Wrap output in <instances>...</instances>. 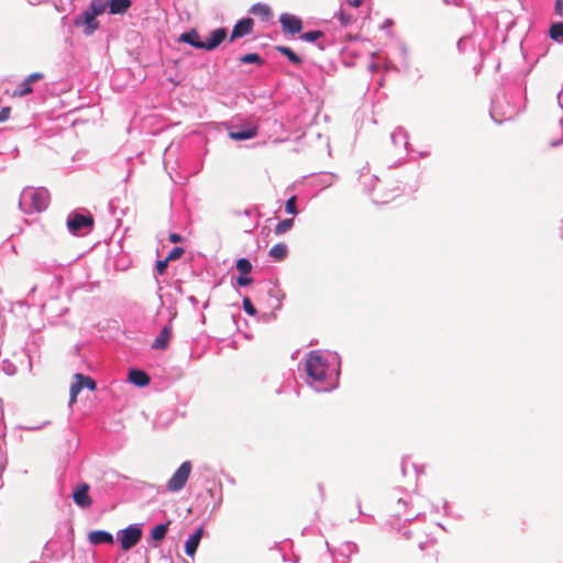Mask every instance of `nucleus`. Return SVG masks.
Segmentation results:
<instances>
[{
  "instance_id": "f257e3e1",
  "label": "nucleus",
  "mask_w": 563,
  "mask_h": 563,
  "mask_svg": "<svg viewBox=\"0 0 563 563\" xmlns=\"http://www.w3.org/2000/svg\"><path fill=\"white\" fill-rule=\"evenodd\" d=\"M306 383L317 393H330L339 386L341 357L336 352L310 351L305 358Z\"/></svg>"
},
{
  "instance_id": "f03ea898",
  "label": "nucleus",
  "mask_w": 563,
  "mask_h": 563,
  "mask_svg": "<svg viewBox=\"0 0 563 563\" xmlns=\"http://www.w3.org/2000/svg\"><path fill=\"white\" fill-rule=\"evenodd\" d=\"M49 192L44 187H26L20 195L19 207L25 214L43 212L49 205Z\"/></svg>"
},
{
  "instance_id": "7ed1b4c3",
  "label": "nucleus",
  "mask_w": 563,
  "mask_h": 563,
  "mask_svg": "<svg viewBox=\"0 0 563 563\" xmlns=\"http://www.w3.org/2000/svg\"><path fill=\"white\" fill-rule=\"evenodd\" d=\"M66 224L71 234L79 235L84 231H91L95 221L89 211H73L68 214Z\"/></svg>"
},
{
  "instance_id": "20e7f679",
  "label": "nucleus",
  "mask_w": 563,
  "mask_h": 563,
  "mask_svg": "<svg viewBox=\"0 0 563 563\" xmlns=\"http://www.w3.org/2000/svg\"><path fill=\"white\" fill-rule=\"evenodd\" d=\"M121 549L130 551L142 539V526L140 523H131L126 528L121 529L117 533Z\"/></svg>"
},
{
  "instance_id": "39448f33",
  "label": "nucleus",
  "mask_w": 563,
  "mask_h": 563,
  "mask_svg": "<svg viewBox=\"0 0 563 563\" xmlns=\"http://www.w3.org/2000/svg\"><path fill=\"white\" fill-rule=\"evenodd\" d=\"M192 464L190 461L183 462L179 465V467L174 472L172 477L168 479L166 485L167 490L172 493H177L181 490L190 476Z\"/></svg>"
},
{
  "instance_id": "423d86ee",
  "label": "nucleus",
  "mask_w": 563,
  "mask_h": 563,
  "mask_svg": "<svg viewBox=\"0 0 563 563\" xmlns=\"http://www.w3.org/2000/svg\"><path fill=\"white\" fill-rule=\"evenodd\" d=\"M97 16L89 12L87 9L81 12L80 14H77L74 18V25L76 27H84L82 33L86 36L92 35L98 29H99V22L96 19Z\"/></svg>"
},
{
  "instance_id": "0eeeda50",
  "label": "nucleus",
  "mask_w": 563,
  "mask_h": 563,
  "mask_svg": "<svg viewBox=\"0 0 563 563\" xmlns=\"http://www.w3.org/2000/svg\"><path fill=\"white\" fill-rule=\"evenodd\" d=\"M257 134V125L247 122L245 124H233L229 129V136L235 141H245L255 137Z\"/></svg>"
},
{
  "instance_id": "6e6552de",
  "label": "nucleus",
  "mask_w": 563,
  "mask_h": 563,
  "mask_svg": "<svg viewBox=\"0 0 563 563\" xmlns=\"http://www.w3.org/2000/svg\"><path fill=\"white\" fill-rule=\"evenodd\" d=\"M76 383H74L69 390V402L73 404L77 400L78 394L81 391L82 388H88L89 390L96 389V382L90 378L89 376H86L84 374H76L75 375Z\"/></svg>"
},
{
  "instance_id": "1a4fd4ad",
  "label": "nucleus",
  "mask_w": 563,
  "mask_h": 563,
  "mask_svg": "<svg viewBox=\"0 0 563 563\" xmlns=\"http://www.w3.org/2000/svg\"><path fill=\"white\" fill-rule=\"evenodd\" d=\"M279 23L285 34L294 35L302 30L301 19L290 13H282L279 15Z\"/></svg>"
},
{
  "instance_id": "9d476101",
  "label": "nucleus",
  "mask_w": 563,
  "mask_h": 563,
  "mask_svg": "<svg viewBox=\"0 0 563 563\" xmlns=\"http://www.w3.org/2000/svg\"><path fill=\"white\" fill-rule=\"evenodd\" d=\"M300 38L308 43H314L320 51H324L331 42L325 38L324 32L320 30L307 31L300 34Z\"/></svg>"
},
{
  "instance_id": "9b49d317",
  "label": "nucleus",
  "mask_w": 563,
  "mask_h": 563,
  "mask_svg": "<svg viewBox=\"0 0 563 563\" xmlns=\"http://www.w3.org/2000/svg\"><path fill=\"white\" fill-rule=\"evenodd\" d=\"M90 486L87 483L79 484L73 493L74 503L80 508H89L92 500L89 496Z\"/></svg>"
},
{
  "instance_id": "f8f14e48",
  "label": "nucleus",
  "mask_w": 563,
  "mask_h": 563,
  "mask_svg": "<svg viewBox=\"0 0 563 563\" xmlns=\"http://www.w3.org/2000/svg\"><path fill=\"white\" fill-rule=\"evenodd\" d=\"M254 20L252 18H243L239 20L231 32L230 42L241 38L252 32Z\"/></svg>"
},
{
  "instance_id": "ddd939ff",
  "label": "nucleus",
  "mask_w": 563,
  "mask_h": 563,
  "mask_svg": "<svg viewBox=\"0 0 563 563\" xmlns=\"http://www.w3.org/2000/svg\"><path fill=\"white\" fill-rule=\"evenodd\" d=\"M227 37V29L218 27L210 33L207 41H203L205 51L216 49Z\"/></svg>"
},
{
  "instance_id": "4468645a",
  "label": "nucleus",
  "mask_w": 563,
  "mask_h": 563,
  "mask_svg": "<svg viewBox=\"0 0 563 563\" xmlns=\"http://www.w3.org/2000/svg\"><path fill=\"white\" fill-rule=\"evenodd\" d=\"M88 541L92 545L113 544V536L106 530H93L88 533Z\"/></svg>"
},
{
  "instance_id": "2eb2a0df",
  "label": "nucleus",
  "mask_w": 563,
  "mask_h": 563,
  "mask_svg": "<svg viewBox=\"0 0 563 563\" xmlns=\"http://www.w3.org/2000/svg\"><path fill=\"white\" fill-rule=\"evenodd\" d=\"M203 534V527L200 526L192 534L188 537L185 542V553L188 556H194L199 547L200 540Z\"/></svg>"
},
{
  "instance_id": "dca6fc26",
  "label": "nucleus",
  "mask_w": 563,
  "mask_h": 563,
  "mask_svg": "<svg viewBox=\"0 0 563 563\" xmlns=\"http://www.w3.org/2000/svg\"><path fill=\"white\" fill-rule=\"evenodd\" d=\"M172 338V325L166 324L161 330L159 334L155 338L151 347L153 350H165L168 346L169 340Z\"/></svg>"
},
{
  "instance_id": "f3484780",
  "label": "nucleus",
  "mask_w": 563,
  "mask_h": 563,
  "mask_svg": "<svg viewBox=\"0 0 563 563\" xmlns=\"http://www.w3.org/2000/svg\"><path fill=\"white\" fill-rule=\"evenodd\" d=\"M178 42L186 43L198 49H203V41L199 38V34L195 29L180 34Z\"/></svg>"
},
{
  "instance_id": "a211bd4d",
  "label": "nucleus",
  "mask_w": 563,
  "mask_h": 563,
  "mask_svg": "<svg viewBox=\"0 0 563 563\" xmlns=\"http://www.w3.org/2000/svg\"><path fill=\"white\" fill-rule=\"evenodd\" d=\"M109 14H124L132 5V0H107Z\"/></svg>"
},
{
  "instance_id": "6ab92c4d",
  "label": "nucleus",
  "mask_w": 563,
  "mask_h": 563,
  "mask_svg": "<svg viewBox=\"0 0 563 563\" xmlns=\"http://www.w3.org/2000/svg\"><path fill=\"white\" fill-rule=\"evenodd\" d=\"M129 380L137 387H145L150 384L151 379L144 371L139 368H131L129 371Z\"/></svg>"
},
{
  "instance_id": "aec40b11",
  "label": "nucleus",
  "mask_w": 563,
  "mask_h": 563,
  "mask_svg": "<svg viewBox=\"0 0 563 563\" xmlns=\"http://www.w3.org/2000/svg\"><path fill=\"white\" fill-rule=\"evenodd\" d=\"M378 181V177L376 175L369 174L368 166H364L360 172V183L363 185L364 189L371 194L374 185Z\"/></svg>"
},
{
  "instance_id": "412c9836",
  "label": "nucleus",
  "mask_w": 563,
  "mask_h": 563,
  "mask_svg": "<svg viewBox=\"0 0 563 563\" xmlns=\"http://www.w3.org/2000/svg\"><path fill=\"white\" fill-rule=\"evenodd\" d=\"M391 142L395 146L401 147L405 151H407L408 147V133L404 128H397L394 130V132L390 135Z\"/></svg>"
},
{
  "instance_id": "4be33fe9",
  "label": "nucleus",
  "mask_w": 563,
  "mask_h": 563,
  "mask_svg": "<svg viewBox=\"0 0 563 563\" xmlns=\"http://www.w3.org/2000/svg\"><path fill=\"white\" fill-rule=\"evenodd\" d=\"M288 254V247L285 243H277L269 250V256L275 262H282Z\"/></svg>"
},
{
  "instance_id": "5701e85b",
  "label": "nucleus",
  "mask_w": 563,
  "mask_h": 563,
  "mask_svg": "<svg viewBox=\"0 0 563 563\" xmlns=\"http://www.w3.org/2000/svg\"><path fill=\"white\" fill-rule=\"evenodd\" d=\"M169 521L165 523H158L151 530V538L155 541H162L168 531Z\"/></svg>"
},
{
  "instance_id": "b1692460",
  "label": "nucleus",
  "mask_w": 563,
  "mask_h": 563,
  "mask_svg": "<svg viewBox=\"0 0 563 563\" xmlns=\"http://www.w3.org/2000/svg\"><path fill=\"white\" fill-rule=\"evenodd\" d=\"M276 49L286 56L290 63L294 65H300L302 63L301 57L295 53L290 47L288 46H277Z\"/></svg>"
},
{
  "instance_id": "393cba45",
  "label": "nucleus",
  "mask_w": 563,
  "mask_h": 563,
  "mask_svg": "<svg viewBox=\"0 0 563 563\" xmlns=\"http://www.w3.org/2000/svg\"><path fill=\"white\" fill-rule=\"evenodd\" d=\"M107 8V0H91L87 10L96 16H99L104 13Z\"/></svg>"
},
{
  "instance_id": "a878e982",
  "label": "nucleus",
  "mask_w": 563,
  "mask_h": 563,
  "mask_svg": "<svg viewBox=\"0 0 563 563\" xmlns=\"http://www.w3.org/2000/svg\"><path fill=\"white\" fill-rule=\"evenodd\" d=\"M249 12L254 15H258L263 20H265L271 15V8L267 4L258 2V3L253 4L250 8Z\"/></svg>"
},
{
  "instance_id": "bb28decb",
  "label": "nucleus",
  "mask_w": 563,
  "mask_h": 563,
  "mask_svg": "<svg viewBox=\"0 0 563 563\" xmlns=\"http://www.w3.org/2000/svg\"><path fill=\"white\" fill-rule=\"evenodd\" d=\"M549 35L553 41L563 43V22L552 23L549 30Z\"/></svg>"
},
{
  "instance_id": "cd10ccee",
  "label": "nucleus",
  "mask_w": 563,
  "mask_h": 563,
  "mask_svg": "<svg viewBox=\"0 0 563 563\" xmlns=\"http://www.w3.org/2000/svg\"><path fill=\"white\" fill-rule=\"evenodd\" d=\"M497 101H493V106H492V110H490V117L494 121H496L497 123H501L503 121H506V120H510L515 114H516V110H510L508 113H503L501 117L503 118H497L496 114H497Z\"/></svg>"
},
{
  "instance_id": "c85d7f7f",
  "label": "nucleus",
  "mask_w": 563,
  "mask_h": 563,
  "mask_svg": "<svg viewBox=\"0 0 563 563\" xmlns=\"http://www.w3.org/2000/svg\"><path fill=\"white\" fill-rule=\"evenodd\" d=\"M294 219L292 218H289V219H285V220H282L280 222L277 223V225L275 227L274 229V233L276 235H282L284 233H286L287 231H289L292 225H294Z\"/></svg>"
},
{
  "instance_id": "c756f323",
  "label": "nucleus",
  "mask_w": 563,
  "mask_h": 563,
  "mask_svg": "<svg viewBox=\"0 0 563 563\" xmlns=\"http://www.w3.org/2000/svg\"><path fill=\"white\" fill-rule=\"evenodd\" d=\"M358 552V547L356 543L354 542H345L341 545L340 550H339V554L341 556H345V558H350V555H352L353 553H357Z\"/></svg>"
},
{
  "instance_id": "7c9ffc66",
  "label": "nucleus",
  "mask_w": 563,
  "mask_h": 563,
  "mask_svg": "<svg viewBox=\"0 0 563 563\" xmlns=\"http://www.w3.org/2000/svg\"><path fill=\"white\" fill-rule=\"evenodd\" d=\"M240 62L242 64H257L263 65L264 59L263 57L257 53H249L240 57Z\"/></svg>"
},
{
  "instance_id": "2f4dec72",
  "label": "nucleus",
  "mask_w": 563,
  "mask_h": 563,
  "mask_svg": "<svg viewBox=\"0 0 563 563\" xmlns=\"http://www.w3.org/2000/svg\"><path fill=\"white\" fill-rule=\"evenodd\" d=\"M235 267L236 269L240 272V274L242 275H247L252 272V263L250 262V260L245 258V257H241L236 261V264H235Z\"/></svg>"
},
{
  "instance_id": "473e14b6",
  "label": "nucleus",
  "mask_w": 563,
  "mask_h": 563,
  "mask_svg": "<svg viewBox=\"0 0 563 563\" xmlns=\"http://www.w3.org/2000/svg\"><path fill=\"white\" fill-rule=\"evenodd\" d=\"M33 91L32 84L25 78L14 90L13 96L24 97Z\"/></svg>"
},
{
  "instance_id": "72a5a7b5",
  "label": "nucleus",
  "mask_w": 563,
  "mask_h": 563,
  "mask_svg": "<svg viewBox=\"0 0 563 563\" xmlns=\"http://www.w3.org/2000/svg\"><path fill=\"white\" fill-rule=\"evenodd\" d=\"M268 296L276 301V306H274V309H280L282 308V299L285 297V295L282 292L280 289L277 287H272L268 290Z\"/></svg>"
},
{
  "instance_id": "f704fd0d",
  "label": "nucleus",
  "mask_w": 563,
  "mask_h": 563,
  "mask_svg": "<svg viewBox=\"0 0 563 563\" xmlns=\"http://www.w3.org/2000/svg\"><path fill=\"white\" fill-rule=\"evenodd\" d=\"M1 369L9 376H13L16 373L15 364L8 358L2 360Z\"/></svg>"
},
{
  "instance_id": "c9c22d12",
  "label": "nucleus",
  "mask_w": 563,
  "mask_h": 563,
  "mask_svg": "<svg viewBox=\"0 0 563 563\" xmlns=\"http://www.w3.org/2000/svg\"><path fill=\"white\" fill-rule=\"evenodd\" d=\"M297 197L296 196H291L287 201H286V205H285V211L288 213V214H292V216H296L298 213V209H297Z\"/></svg>"
},
{
  "instance_id": "e433bc0d",
  "label": "nucleus",
  "mask_w": 563,
  "mask_h": 563,
  "mask_svg": "<svg viewBox=\"0 0 563 563\" xmlns=\"http://www.w3.org/2000/svg\"><path fill=\"white\" fill-rule=\"evenodd\" d=\"M243 310L249 314V316H256L257 314V310L255 308V306L252 303L251 299L249 297H244L243 298Z\"/></svg>"
},
{
  "instance_id": "4c0bfd02",
  "label": "nucleus",
  "mask_w": 563,
  "mask_h": 563,
  "mask_svg": "<svg viewBox=\"0 0 563 563\" xmlns=\"http://www.w3.org/2000/svg\"><path fill=\"white\" fill-rule=\"evenodd\" d=\"M334 18H336L340 21V24L344 27H346L352 22V16L345 13L343 10H339V12L334 14Z\"/></svg>"
},
{
  "instance_id": "58836bf2",
  "label": "nucleus",
  "mask_w": 563,
  "mask_h": 563,
  "mask_svg": "<svg viewBox=\"0 0 563 563\" xmlns=\"http://www.w3.org/2000/svg\"><path fill=\"white\" fill-rule=\"evenodd\" d=\"M184 252H185V251H184V249H183V247H180V246H175V247H173V249H172V251L168 253V255H167L166 260H167L168 262H170V261H175V260L179 258V257L184 254Z\"/></svg>"
},
{
  "instance_id": "ea45409f",
  "label": "nucleus",
  "mask_w": 563,
  "mask_h": 563,
  "mask_svg": "<svg viewBox=\"0 0 563 563\" xmlns=\"http://www.w3.org/2000/svg\"><path fill=\"white\" fill-rule=\"evenodd\" d=\"M253 282L252 277L247 276V275H242L240 274L238 277H236V284L240 286V287H246L249 285H251Z\"/></svg>"
},
{
  "instance_id": "a19ab883",
  "label": "nucleus",
  "mask_w": 563,
  "mask_h": 563,
  "mask_svg": "<svg viewBox=\"0 0 563 563\" xmlns=\"http://www.w3.org/2000/svg\"><path fill=\"white\" fill-rule=\"evenodd\" d=\"M168 261L166 258L156 261V272L162 275L166 271L168 266Z\"/></svg>"
},
{
  "instance_id": "79ce46f5",
  "label": "nucleus",
  "mask_w": 563,
  "mask_h": 563,
  "mask_svg": "<svg viewBox=\"0 0 563 563\" xmlns=\"http://www.w3.org/2000/svg\"><path fill=\"white\" fill-rule=\"evenodd\" d=\"M554 10L558 15H563V0H555Z\"/></svg>"
},
{
  "instance_id": "37998d69",
  "label": "nucleus",
  "mask_w": 563,
  "mask_h": 563,
  "mask_svg": "<svg viewBox=\"0 0 563 563\" xmlns=\"http://www.w3.org/2000/svg\"><path fill=\"white\" fill-rule=\"evenodd\" d=\"M168 240L172 242V243H180L184 241V238L178 234V233H170L169 236H168Z\"/></svg>"
},
{
  "instance_id": "c03bdc74",
  "label": "nucleus",
  "mask_w": 563,
  "mask_h": 563,
  "mask_svg": "<svg viewBox=\"0 0 563 563\" xmlns=\"http://www.w3.org/2000/svg\"><path fill=\"white\" fill-rule=\"evenodd\" d=\"M43 77H44V75L42 73H33V74L29 75L26 77V79H27V81H30L32 84L33 81L40 80Z\"/></svg>"
},
{
  "instance_id": "a18cd8bd",
  "label": "nucleus",
  "mask_w": 563,
  "mask_h": 563,
  "mask_svg": "<svg viewBox=\"0 0 563 563\" xmlns=\"http://www.w3.org/2000/svg\"><path fill=\"white\" fill-rule=\"evenodd\" d=\"M10 109L9 108H2L0 111V122H4L9 119Z\"/></svg>"
},
{
  "instance_id": "49530a36",
  "label": "nucleus",
  "mask_w": 563,
  "mask_h": 563,
  "mask_svg": "<svg viewBox=\"0 0 563 563\" xmlns=\"http://www.w3.org/2000/svg\"><path fill=\"white\" fill-rule=\"evenodd\" d=\"M325 547L328 548V550H329V552H330V553H329L327 556L321 558V563H329L330 561H332V560H333V553L331 552V550H330V547H329V543H328V542L325 543Z\"/></svg>"
},
{
  "instance_id": "de8ad7c7",
  "label": "nucleus",
  "mask_w": 563,
  "mask_h": 563,
  "mask_svg": "<svg viewBox=\"0 0 563 563\" xmlns=\"http://www.w3.org/2000/svg\"><path fill=\"white\" fill-rule=\"evenodd\" d=\"M408 461L406 459L402 460L401 462V472H402V475L406 476L407 474V466H408Z\"/></svg>"
},
{
  "instance_id": "09e8293b",
  "label": "nucleus",
  "mask_w": 563,
  "mask_h": 563,
  "mask_svg": "<svg viewBox=\"0 0 563 563\" xmlns=\"http://www.w3.org/2000/svg\"><path fill=\"white\" fill-rule=\"evenodd\" d=\"M363 2L364 0H349V4L355 8L360 7Z\"/></svg>"
},
{
  "instance_id": "8fccbe9b",
  "label": "nucleus",
  "mask_w": 563,
  "mask_h": 563,
  "mask_svg": "<svg viewBox=\"0 0 563 563\" xmlns=\"http://www.w3.org/2000/svg\"><path fill=\"white\" fill-rule=\"evenodd\" d=\"M46 424H48V421L44 422L42 426H38V427H26L25 429L26 430H38V429L43 428Z\"/></svg>"
},
{
  "instance_id": "3c124183",
  "label": "nucleus",
  "mask_w": 563,
  "mask_h": 563,
  "mask_svg": "<svg viewBox=\"0 0 563 563\" xmlns=\"http://www.w3.org/2000/svg\"><path fill=\"white\" fill-rule=\"evenodd\" d=\"M31 5H37L42 3L44 0H26Z\"/></svg>"
},
{
  "instance_id": "603ef678",
  "label": "nucleus",
  "mask_w": 563,
  "mask_h": 563,
  "mask_svg": "<svg viewBox=\"0 0 563 563\" xmlns=\"http://www.w3.org/2000/svg\"><path fill=\"white\" fill-rule=\"evenodd\" d=\"M251 213H252V210H250V209H245V210H243L242 212H238L236 214H244V216H247V217H249V216H251Z\"/></svg>"
},
{
  "instance_id": "864d4df0",
  "label": "nucleus",
  "mask_w": 563,
  "mask_h": 563,
  "mask_svg": "<svg viewBox=\"0 0 563 563\" xmlns=\"http://www.w3.org/2000/svg\"><path fill=\"white\" fill-rule=\"evenodd\" d=\"M391 23H393V21H391V20H389V19H387V20H385V21H384V24H383V26H382V27H388V26H390V25H391Z\"/></svg>"
},
{
  "instance_id": "5fc2aeb1",
  "label": "nucleus",
  "mask_w": 563,
  "mask_h": 563,
  "mask_svg": "<svg viewBox=\"0 0 563 563\" xmlns=\"http://www.w3.org/2000/svg\"><path fill=\"white\" fill-rule=\"evenodd\" d=\"M376 68H377V65H376V64H374V63H372V64H369V65H368V69H369V71H375V70H376Z\"/></svg>"
},
{
  "instance_id": "6e6d98bb",
  "label": "nucleus",
  "mask_w": 563,
  "mask_h": 563,
  "mask_svg": "<svg viewBox=\"0 0 563 563\" xmlns=\"http://www.w3.org/2000/svg\"><path fill=\"white\" fill-rule=\"evenodd\" d=\"M559 231H560V236H561V239L563 240V220H562V221H561V223H560Z\"/></svg>"
},
{
  "instance_id": "4d7b16f0",
  "label": "nucleus",
  "mask_w": 563,
  "mask_h": 563,
  "mask_svg": "<svg viewBox=\"0 0 563 563\" xmlns=\"http://www.w3.org/2000/svg\"><path fill=\"white\" fill-rule=\"evenodd\" d=\"M188 300H189L191 303H194V305H196V303L198 302V300H197V298H196L195 296H190V297L188 298Z\"/></svg>"
},
{
  "instance_id": "13d9d810",
  "label": "nucleus",
  "mask_w": 563,
  "mask_h": 563,
  "mask_svg": "<svg viewBox=\"0 0 563 563\" xmlns=\"http://www.w3.org/2000/svg\"><path fill=\"white\" fill-rule=\"evenodd\" d=\"M318 488L320 490V494H321V497L323 498L324 497V489H323V486L321 484L318 485Z\"/></svg>"
},
{
  "instance_id": "bf43d9fd",
  "label": "nucleus",
  "mask_w": 563,
  "mask_h": 563,
  "mask_svg": "<svg viewBox=\"0 0 563 563\" xmlns=\"http://www.w3.org/2000/svg\"><path fill=\"white\" fill-rule=\"evenodd\" d=\"M398 505H402L404 507L407 505L406 500L404 498H399L397 501Z\"/></svg>"
},
{
  "instance_id": "052dcab7",
  "label": "nucleus",
  "mask_w": 563,
  "mask_h": 563,
  "mask_svg": "<svg viewBox=\"0 0 563 563\" xmlns=\"http://www.w3.org/2000/svg\"><path fill=\"white\" fill-rule=\"evenodd\" d=\"M427 544H428L427 542H420V543H419V549H420L421 551H423V550L426 549Z\"/></svg>"
},
{
  "instance_id": "680f3d73",
  "label": "nucleus",
  "mask_w": 563,
  "mask_h": 563,
  "mask_svg": "<svg viewBox=\"0 0 563 563\" xmlns=\"http://www.w3.org/2000/svg\"><path fill=\"white\" fill-rule=\"evenodd\" d=\"M2 418H3V415H2V412H0V433H1V432H2V430H3Z\"/></svg>"
},
{
  "instance_id": "e2e57ef3",
  "label": "nucleus",
  "mask_w": 563,
  "mask_h": 563,
  "mask_svg": "<svg viewBox=\"0 0 563 563\" xmlns=\"http://www.w3.org/2000/svg\"><path fill=\"white\" fill-rule=\"evenodd\" d=\"M401 53L404 56H406L408 53V48L405 45L401 46Z\"/></svg>"
},
{
  "instance_id": "0e129e2a",
  "label": "nucleus",
  "mask_w": 563,
  "mask_h": 563,
  "mask_svg": "<svg viewBox=\"0 0 563 563\" xmlns=\"http://www.w3.org/2000/svg\"><path fill=\"white\" fill-rule=\"evenodd\" d=\"M443 508H444V512L448 515L449 514V505L446 501H444Z\"/></svg>"
},
{
  "instance_id": "69168bd1",
  "label": "nucleus",
  "mask_w": 563,
  "mask_h": 563,
  "mask_svg": "<svg viewBox=\"0 0 563 563\" xmlns=\"http://www.w3.org/2000/svg\"><path fill=\"white\" fill-rule=\"evenodd\" d=\"M357 508H358V514L362 515L363 512H362V509H361V501L360 500H357Z\"/></svg>"
},
{
  "instance_id": "338daca9",
  "label": "nucleus",
  "mask_w": 563,
  "mask_h": 563,
  "mask_svg": "<svg viewBox=\"0 0 563 563\" xmlns=\"http://www.w3.org/2000/svg\"><path fill=\"white\" fill-rule=\"evenodd\" d=\"M164 560H165L167 563H173V561H172L169 558H167V556H164Z\"/></svg>"
},
{
  "instance_id": "774afa93",
  "label": "nucleus",
  "mask_w": 563,
  "mask_h": 563,
  "mask_svg": "<svg viewBox=\"0 0 563 563\" xmlns=\"http://www.w3.org/2000/svg\"><path fill=\"white\" fill-rule=\"evenodd\" d=\"M35 290H36V286H33V287L30 289V294L35 292Z\"/></svg>"
}]
</instances>
